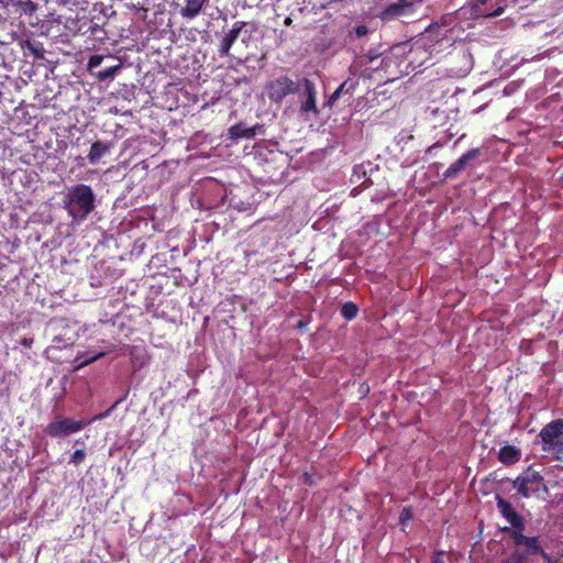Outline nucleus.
Listing matches in <instances>:
<instances>
[{
	"label": "nucleus",
	"mask_w": 563,
	"mask_h": 563,
	"mask_svg": "<svg viewBox=\"0 0 563 563\" xmlns=\"http://www.w3.org/2000/svg\"><path fill=\"white\" fill-rule=\"evenodd\" d=\"M444 553L443 552H439L434 555L433 558V563H444Z\"/></svg>",
	"instance_id": "obj_28"
},
{
	"label": "nucleus",
	"mask_w": 563,
	"mask_h": 563,
	"mask_svg": "<svg viewBox=\"0 0 563 563\" xmlns=\"http://www.w3.org/2000/svg\"><path fill=\"white\" fill-rule=\"evenodd\" d=\"M102 417H104V415L97 416V417H95V418H93V420H96V419H100V418H102Z\"/></svg>",
	"instance_id": "obj_31"
},
{
	"label": "nucleus",
	"mask_w": 563,
	"mask_h": 563,
	"mask_svg": "<svg viewBox=\"0 0 563 563\" xmlns=\"http://www.w3.org/2000/svg\"><path fill=\"white\" fill-rule=\"evenodd\" d=\"M413 517L412 510L409 507H406L401 510L399 516V522L402 526V529L405 530L406 525L408 521H410Z\"/></svg>",
	"instance_id": "obj_21"
},
{
	"label": "nucleus",
	"mask_w": 563,
	"mask_h": 563,
	"mask_svg": "<svg viewBox=\"0 0 563 563\" xmlns=\"http://www.w3.org/2000/svg\"><path fill=\"white\" fill-rule=\"evenodd\" d=\"M545 453L563 454V419L547 423L539 432L536 444Z\"/></svg>",
	"instance_id": "obj_2"
},
{
	"label": "nucleus",
	"mask_w": 563,
	"mask_h": 563,
	"mask_svg": "<svg viewBox=\"0 0 563 563\" xmlns=\"http://www.w3.org/2000/svg\"><path fill=\"white\" fill-rule=\"evenodd\" d=\"M297 85H298V90H296L295 93L298 95L299 102L308 101V95H307V91L305 90V87L302 86V79L298 80Z\"/></svg>",
	"instance_id": "obj_24"
},
{
	"label": "nucleus",
	"mask_w": 563,
	"mask_h": 563,
	"mask_svg": "<svg viewBox=\"0 0 563 563\" xmlns=\"http://www.w3.org/2000/svg\"><path fill=\"white\" fill-rule=\"evenodd\" d=\"M357 33H358V34H363V30L358 29V30H357Z\"/></svg>",
	"instance_id": "obj_32"
},
{
	"label": "nucleus",
	"mask_w": 563,
	"mask_h": 563,
	"mask_svg": "<svg viewBox=\"0 0 563 563\" xmlns=\"http://www.w3.org/2000/svg\"><path fill=\"white\" fill-rule=\"evenodd\" d=\"M347 81L341 84L338 89L330 96L328 103L332 106L340 97L342 91L346 88Z\"/></svg>",
	"instance_id": "obj_23"
},
{
	"label": "nucleus",
	"mask_w": 563,
	"mask_h": 563,
	"mask_svg": "<svg viewBox=\"0 0 563 563\" xmlns=\"http://www.w3.org/2000/svg\"><path fill=\"white\" fill-rule=\"evenodd\" d=\"M245 22L238 21L233 24L232 29H230L222 37L219 45V53L222 56H227L230 53V49L233 43L238 40L242 29L245 26Z\"/></svg>",
	"instance_id": "obj_8"
},
{
	"label": "nucleus",
	"mask_w": 563,
	"mask_h": 563,
	"mask_svg": "<svg viewBox=\"0 0 563 563\" xmlns=\"http://www.w3.org/2000/svg\"><path fill=\"white\" fill-rule=\"evenodd\" d=\"M521 457V451L514 445H505L499 450L498 459L503 464L511 465Z\"/></svg>",
	"instance_id": "obj_12"
},
{
	"label": "nucleus",
	"mask_w": 563,
	"mask_h": 563,
	"mask_svg": "<svg viewBox=\"0 0 563 563\" xmlns=\"http://www.w3.org/2000/svg\"><path fill=\"white\" fill-rule=\"evenodd\" d=\"M412 2L409 0H398L397 2L389 3L380 16L383 20H391L398 16L406 15L411 12Z\"/></svg>",
	"instance_id": "obj_7"
},
{
	"label": "nucleus",
	"mask_w": 563,
	"mask_h": 563,
	"mask_svg": "<svg viewBox=\"0 0 563 563\" xmlns=\"http://www.w3.org/2000/svg\"><path fill=\"white\" fill-rule=\"evenodd\" d=\"M521 547H525V551L522 553H525L526 556L532 554H541L547 563H554L552 559L544 551H542L537 537H529L526 543H523Z\"/></svg>",
	"instance_id": "obj_14"
},
{
	"label": "nucleus",
	"mask_w": 563,
	"mask_h": 563,
	"mask_svg": "<svg viewBox=\"0 0 563 563\" xmlns=\"http://www.w3.org/2000/svg\"><path fill=\"white\" fill-rule=\"evenodd\" d=\"M120 69V65H117V66H112V67H109V68H106L103 70H100L96 74V77L97 79H99L100 81H104L109 78H113L115 73Z\"/></svg>",
	"instance_id": "obj_18"
},
{
	"label": "nucleus",
	"mask_w": 563,
	"mask_h": 563,
	"mask_svg": "<svg viewBox=\"0 0 563 563\" xmlns=\"http://www.w3.org/2000/svg\"><path fill=\"white\" fill-rule=\"evenodd\" d=\"M110 150V146L103 142H96L91 145L89 154L87 156L90 164H96L99 159L104 156Z\"/></svg>",
	"instance_id": "obj_16"
},
{
	"label": "nucleus",
	"mask_w": 563,
	"mask_h": 563,
	"mask_svg": "<svg viewBox=\"0 0 563 563\" xmlns=\"http://www.w3.org/2000/svg\"><path fill=\"white\" fill-rule=\"evenodd\" d=\"M494 0H477L474 7L475 13L484 18L498 16L504 12V5L498 4L496 9L490 10L486 8L487 3H492Z\"/></svg>",
	"instance_id": "obj_15"
},
{
	"label": "nucleus",
	"mask_w": 563,
	"mask_h": 563,
	"mask_svg": "<svg viewBox=\"0 0 563 563\" xmlns=\"http://www.w3.org/2000/svg\"><path fill=\"white\" fill-rule=\"evenodd\" d=\"M290 22H291L290 18H287L285 21L286 24H289Z\"/></svg>",
	"instance_id": "obj_30"
},
{
	"label": "nucleus",
	"mask_w": 563,
	"mask_h": 563,
	"mask_svg": "<svg viewBox=\"0 0 563 563\" xmlns=\"http://www.w3.org/2000/svg\"><path fill=\"white\" fill-rule=\"evenodd\" d=\"M207 0H184L180 14L185 19L196 18L203 8Z\"/></svg>",
	"instance_id": "obj_13"
},
{
	"label": "nucleus",
	"mask_w": 563,
	"mask_h": 563,
	"mask_svg": "<svg viewBox=\"0 0 563 563\" xmlns=\"http://www.w3.org/2000/svg\"><path fill=\"white\" fill-rule=\"evenodd\" d=\"M103 60L102 55H92L88 60V70H92L101 65Z\"/></svg>",
	"instance_id": "obj_22"
},
{
	"label": "nucleus",
	"mask_w": 563,
	"mask_h": 563,
	"mask_svg": "<svg viewBox=\"0 0 563 563\" xmlns=\"http://www.w3.org/2000/svg\"><path fill=\"white\" fill-rule=\"evenodd\" d=\"M302 86L308 95V101H300L299 114L305 121H309L319 115L320 111L317 108V90L316 86L309 79H302Z\"/></svg>",
	"instance_id": "obj_6"
},
{
	"label": "nucleus",
	"mask_w": 563,
	"mask_h": 563,
	"mask_svg": "<svg viewBox=\"0 0 563 563\" xmlns=\"http://www.w3.org/2000/svg\"><path fill=\"white\" fill-rule=\"evenodd\" d=\"M525 531V522L522 523V528H512L511 530V538L517 547H521L523 543H526L527 539L529 537L523 534Z\"/></svg>",
	"instance_id": "obj_17"
},
{
	"label": "nucleus",
	"mask_w": 563,
	"mask_h": 563,
	"mask_svg": "<svg viewBox=\"0 0 563 563\" xmlns=\"http://www.w3.org/2000/svg\"><path fill=\"white\" fill-rule=\"evenodd\" d=\"M85 456H86V454H85L84 450H76L71 454L70 462L74 463L75 465H78L84 461Z\"/></svg>",
	"instance_id": "obj_25"
},
{
	"label": "nucleus",
	"mask_w": 563,
	"mask_h": 563,
	"mask_svg": "<svg viewBox=\"0 0 563 563\" xmlns=\"http://www.w3.org/2000/svg\"><path fill=\"white\" fill-rule=\"evenodd\" d=\"M104 354H106V352H99V353H97L96 355H93V356H91V357H89V358H87V360L82 361V362L77 366V368H81V367H84V366H86V365H88V364H90V363H92V362H95V361H97V360L101 358L102 356H104Z\"/></svg>",
	"instance_id": "obj_26"
},
{
	"label": "nucleus",
	"mask_w": 563,
	"mask_h": 563,
	"mask_svg": "<svg viewBox=\"0 0 563 563\" xmlns=\"http://www.w3.org/2000/svg\"><path fill=\"white\" fill-rule=\"evenodd\" d=\"M341 312L346 320H352L357 314V307L352 302H346L343 305Z\"/></svg>",
	"instance_id": "obj_19"
},
{
	"label": "nucleus",
	"mask_w": 563,
	"mask_h": 563,
	"mask_svg": "<svg viewBox=\"0 0 563 563\" xmlns=\"http://www.w3.org/2000/svg\"><path fill=\"white\" fill-rule=\"evenodd\" d=\"M95 199L96 196L90 186L78 184L67 188L63 198V207L74 223H80L95 209Z\"/></svg>",
	"instance_id": "obj_1"
},
{
	"label": "nucleus",
	"mask_w": 563,
	"mask_h": 563,
	"mask_svg": "<svg viewBox=\"0 0 563 563\" xmlns=\"http://www.w3.org/2000/svg\"><path fill=\"white\" fill-rule=\"evenodd\" d=\"M428 36H429V31H427L426 34H423V40H426Z\"/></svg>",
	"instance_id": "obj_29"
},
{
	"label": "nucleus",
	"mask_w": 563,
	"mask_h": 563,
	"mask_svg": "<svg viewBox=\"0 0 563 563\" xmlns=\"http://www.w3.org/2000/svg\"><path fill=\"white\" fill-rule=\"evenodd\" d=\"M512 487L523 498H529L532 494L539 493L540 490L548 492L543 476L532 466L525 470L512 482Z\"/></svg>",
	"instance_id": "obj_3"
},
{
	"label": "nucleus",
	"mask_w": 563,
	"mask_h": 563,
	"mask_svg": "<svg viewBox=\"0 0 563 563\" xmlns=\"http://www.w3.org/2000/svg\"><path fill=\"white\" fill-rule=\"evenodd\" d=\"M262 126L255 124L251 128H246L243 124L239 123L229 129V135L232 141H238L239 139H253L256 135V131Z\"/></svg>",
	"instance_id": "obj_11"
},
{
	"label": "nucleus",
	"mask_w": 563,
	"mask_h": 563,
	"mask_svg": "<svg viewBox=\"0 0 563 563\" xmlns=\"http://www.w3.org/2000/svg\"><path fill=\"white\" fill-rule=\"evenodd\" d=\"M32 344H33V339H31V338H23L21 340V345H23L24 347L30 349L32 346Z\"/></svg>",
	"instance_id": "obj_27"
},
{
	"label": "nucleus",
	"mask_w": 563,
	"mask_h": 563,
	"mask_svg": "<svg viewBox=\"0 0 563 563\" xmlns=\"http://www.w3.org/2000/svg\"><path fill=\"white\" fill-rule=\"evenodd\" d=\"M479 154L477 148L471 150L463 154L456 162L450 165V167L445 172L446 178H452L462 170H464L470 163V161L475 159Z\"/></svg>",
	"instance_id": "obj_10"
},
{
	"label": "nucleus",
	"mask_w": 563,
	"mask_h": 563,
	"mask_svg": "<svg viewBox=\"0 0 563 563\" xmlns=\"http://www.w3.org/2000/svg\"><path fill=\"white\" fill-rule=\"evenodd\" d=\"M497 508L501 516L512 526V528H522L525 522L522 517L515 510L509 501L500 497L497 498Z\"/></svg>",
	"instance_id": "obj_9"
},
{
	"label": "nucleus",
	"mask_w": 563,
	"mask_h": 563,
	"mask_svg": "<svg viewBox=\"0 0 563 563\" xmlns=\"http://www.w3.org/2000/svg\"><path fill=\"white\" fill-rule=\"evenodd\" d=\"M87 424L88 421L84 420L58 418L47 426L46 433L54 438L66 437L82 430Z\"/></svg>",
	"instance_id": "obj_5"
},
{
	"label": "nucleus",
	"mask_w": 563,
	"mask_h": 563,
	"mask_svg": "<svg viewBox=\"0 0 563 563\" xmlns=\"http://www.w3.org/2000/svg\"><path fill=\"white\" fill-rule=\"evenodd\" d=\"M527 556L520 551H515L505 561V563H527Z\"/></svg>",
	"instance_id": "obj_20"
},
{
	"label": "nucleus",
	"mask_w": 563,
	"mask_h": 563,
	"mask_svg": "<svg viewBox=\"0 0 563 563\" xmlns=\"http://www.w3.org/2000/svg\"><path fill=\"white\" fill-rule=\"evenodd\" d=\"M296 90H298L297 82L286 76L275 78L265 86L268 99L275 103H280L288 95H294Z\"/></svg>",
	"instance_id": "obj_4"
}]
</instances>
